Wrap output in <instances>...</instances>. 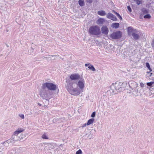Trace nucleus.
<instances>
[{
	"mask_svg": "<svg viewBox=\"0 0 154 154\" xmlns=\"http://www.w3.org/2000/svg\"><path fill=\"white\" fill-rule=\"evenodd\" d=\"M66 83L65 88L71 94L73 95H78L83 91L85 84L84 79L79 81L77 83V85L79 88L80 89L74 88L75 83L74 81L70 80L69 79H66Z\"/></svg>",
	"mask_w": 154,
	"mask_h": 154,
	"instance_id": "nucleus-1",
	"label": "nucleus"
},
{
	"mask_svg": "<svg viewBox=\"0 0 154 154\" xmlns=\"http://www.w3.org/2000/svg\"><path fill=\"white\" fill-rule=\"evenodd\" d=\"M123 83L119 82H116L112 83L110 86V89L112 92L114 93L115 91L117 92L122 91L124 88L122 86Z\"/></svg>",
	"mask_w": 154,
	"mask_h": 154,
	"instance_id": "nucleus-2",
	"label": "nucleus"
},
{
	"mask_svg": "<svg viewBox=\"0 0 154 154\" xmlns=\"http://www.w3.org/2000/svg\"><path fill=\"white\" fill-rule=\"evenodd\" d=\"M88 32L90 34L93 35H98L101 33L100 28L97 25L90 27Z\"/></svg>",
	"mask_w": 154,
	"mask_h": 154,
	"instance_id": "nucleus-3",
	"label": "nucleus"
},
{
	"mask_svg": "<svg viewBox=\"0 0 154 154\" xmlns=\"http://www.w3.org/2000/svg\"><path fill=\"white\" fill-rule=\"evenodd\" d=\"M42 86L43 88L47 89L48 91H54L56 90L57 88V86L55 84L51 82H46L44 83Z\"/></svg>",
	"mask_w": 154,
	"mask_h": 154,
	"instance_id": "nucleus-4",
	"label": "nucleus"
},
{
	"mask_svg": "<svg viewBox=\"0 0 154 154\" xmlns=\"http://www.w3.org/2000/svg\"><path fill=\"white\" fill-rule=\"evenodd\" d=\"M41 88L42 90L40 91L41 97L43 99H45L49 98V96L51 95L50 94V91L47 90L45 88H43L42 86Z\"/></svg>",
	"mask_w": 154,
	"mask_h": 154,
	"instance_id": "nucleus-5",
	"label": "nucleus"
},
{
	"mask_svg": "<svg viewBox=\"0 0 154 154\" xmlns=\"http://www.w3.org/2000/svg\"><path fill=\"white\" fill-rule=\"evenodd\" d=\"M122 33L120 31L113 32L110 35V38L113 39H119L122 37Z\"/></svg>",
	"mask_w": 154,
	"mask_h": 154,
	"instance_id": "nucleus-6",
	"label": "nucleus"
},
{
	"mask_svg": "<svg viewBox=\"0 0 154 154\" xmlns=\"http://www.w3.org/2000/svg\"><path fill=\"white\" fill-rule=\"evenodd\" d=\"M80 75L78 74H71L70 77V80L72 81L80 79Z\"/></svg>",
	"mask_w": 154,
	"mask_h": 154,
	"instance_id": "nucleus-7",
	"label": "nucleus"
},
{
	"mask_svg": "<svg viewBox=\"0 0 154 154\" xmlns=\"http://www.w3.org/2000/svg\"><path fill=\"white\" fill-rule=\"evenodd\" d=\"M127 31L129 34L133 32L136 33L138 32L137 29H134L132 26H129L127 28Z\"/></svg>",
	"mask_w": 154,
	"mask_h": 154,
	"instance_id": "nucleus-8",
	"label": "nucleus"
},
{
	"mask_svg": "<svg viewBox=\"0 0 154 154\" xmlns=\"http://www.w3.org/2000/svg\"><path fill=\"white\" fill-rule=\"evenodd\" d=\"M106 17L107 18L110 19L114 21H116L117 20L116 17L111 13H109L108 14Z\"/></svg>",
	"mask_w": 154,
	"mask_h": 154,
	"instance_id": "nucleus-9",
	"label": "nucleus"
},
{
	"mask_svg": "<svg viewBox=\"0 0 154 154\" xmlns=\"http://www.w3.org/2000/svg\"><path fill=\"white\" fill-rule=\"evenodd\" d=\"M10 140L11 143H14L16 141H19L20 139L17 135L13 134L12 136L11 139Z\"/></svg>",
	"mask_w": 154,
	"mask_h": 154,
	"instance_id": "nucleus-10",
	"label": "nucleus"
},
{
	"mask_svg": "<svg viewBox=\"0 0 154 154\" xmlns=\"http://www.w3.org/2000/svg\"><path fill=\"white\" fill-rule=\"evenodd\" d=\"M101 30L103 34L107 35L109 32V29L106 26H103L101 28Z\"/></svg>",
	"mask_w": 154,
	"mask_h": 154,
	"instance_id": "nucleus-11",
	"label": "nucleus"
},
{
	"mask_svg": "<svg viewBox=\"0 0 154 154\" xmlns=\"http://www.w3.org/2000/svg\"><path fill=\"white\" fill-rule=\"evenodd\" d=\"M106 21L105 19L103 18H100L97 21V23L98 24H103Z\"/></svg>",
	"mask_w": 154,
	"mask_h": 154,
	"instance_id": "nucleus-12",
	"label": "nucleus"
},
{
	"mask_svg": "<svg viewBox=\"0 0 154 154\" xmlns=\"http://www.w3.org/2000/svg\"><path fill=\"white\" fill-rule=\"evenodd\" d=\"M24 131V129L22 128H18L16 130L14 133V134L17 135L18 134Z\"/></svg>",
	"mask_w": 154,
	"mask_h": 154,
	"instance_id": "nucleus-13",
	"label": "nucleus"
},
{
	"mask_svg": "<svg viewBox=\"0 0 154 154\" xmlns=\"http://www.w3.org/2000/svg\"><path fill=\"white\" fill-rule=\"evenodd\" d=\"M131 35L135 40H138L139 38V35L137 33L133 32L132 33Z\"/></svg>",
	"mask_w": 154,
	"mask_h": 154,
	"instance_id": "nucleus-14",
	"label": "nucleus"
},
{
	"mask_svg": "<svg viewBox=\"0 0 154 154\" xmlns=\"http://www.w3.org/2000/svg\"><path fill=\"white\" fill-rule=\"evenodd\" d=\"M97 13L98 15L101 16H104L106 14L105 11L103 10L98 11Z\"/></svg>",
	"mask_w": 154,
	"mask_h": 154,
	"instance_id": "nucleus-15",
	"label": "nucleus"
},
{
	"mask_svg": "<svg viewBox=\"0 0 154 154\" xmlns=\"http://www.w3.org/2000/svg\"><path fill=\"white\" fill-rule=\"evenodd\" d=\"M119 26V23H112L111 26L115 29L118 28Z\"/></svg>",
	"mask_w": 154,
	"mask_h": 154,
	"instance_id": "nucleus-16",
	"label": "nucleus"
},
{
	"mask_svg": "<svg viewBox=\"0 0 154 154\" xmlns=\"http://www.w3.org/2000/svg\"><path fill=\"white\" fill-rule=\"evenodd\" d=\"M11 143V142L10 140L9 139L4 142L2 144L4 146H8L9 144Z\"/></svg>",
	"mask_w": 154,
	"mask_h": 154,
	"instance_id": "nucleus-17",
	"label": "nucleus"
},
{
	"mask_svg": "<svg viewBox=\"0 0 154 154\" xmlns=\"http://www.w3.org/2000/svg\"><path fill=\"white\" fill-rule=\"evenodd\" d=\"M94 118H91L89 119L87 123V125H89L92 124L94 122Z\"/></svg>",
	"mask_w": 154,
	"mask_h": 154,
	"instance_id": "nucleus-18",
	"label": "nucleus"
},
{
	"mask_svg": "<svg viewBox=\"0 0 154 154\" xmlns=\"http://www.w3.org/2000/svg\"><path fill=\"white\" fill-rule=\"evenodd\" d=\"M78 3L79 5L81 7L84 6L85 5V2L83 0H79Z\"/></svg>",
	"mask_w": 154,
	"mask_h": 154,
	"instance_id": "nucleus-19",
	"label": "nucleus"
},
{
	"mask_svg": "<svg viewBox=\"0 0 154 154\" xmlns=\"http://www.w3.org/2000/svg\"><path fill=\"white\" fill-rule=\"evenodd\" d=\"M112 12L116 15L118 17L119 19L120 20H122V16L119 14L116 11H115L114 10H113Z\"/></svg>",
	"mask_w": 154,
	"mask_h": 154,
	"instance_id": "nucleus-20",
	"label": "nucleus"
},
{
	"mask_svg": "<svg viewBox=\"0 0 154 154\" xmlns=\"http://www.w3.org/2000/svg\"><path fill=\"white\" fill-rule=\"evenodd\" d=\"M88 68L89 69L93 71H94L96 70V69L94 66L91 64L89 66H88Z\"/></svg>",
	"mask_w": 154,
	"mask_h": 154,
	"instance_id": "nucleus-21",
	"label": "nucleus"
},
{
	"mask_svg": "<svg viewBox=\"0 0 154 154\" xmlns=\"http://www.w3.org/2000/svg\"><path fill=\"white\" fill-rule=\"evenodd\" d=\"M151 15L149 14H147L146 15H144L143 16V17L145 19H149L151 18Z\"/></svg>",
	"mask_w": 154,
	"mask_h": 154,
	"instance_id": "nucleus-22",
	"label": "nucleus"
},
{
	"mask_svg": "<svg viewBox=\"0 0 154 154\" xmlns=\"http://www.w3.org/2000/svg\"><path fill=\"white\" fill-rule=\"evenodd\" d=\"M141 11L143 12V14H147L149 12L148 10L145 8H143L142 9Z\"/></svg>",
	"mask_w": 154,
	"mask_h": 154,
	"instance_id": "nucleus-23",
	"label": "nucleus"
},
{
	"mask_svg": "<svg viewBox=\"0 0 154 154\" xmlns=\"http://www.w3.org/2000/svg\"><path fill=\"white\" fill-rule=\"evenodd\" d=\"M146 67L150 71H152V69L150 67L149 64V63L147 62L146 63Z\"/></svg>",
	"mask_w": 154,
	"mask_h": 154,
	"instance_id": "nucleus-24",
	"label": "nucleus"
},
{
	"mask_svg": "<svg viewBox=\"0 0 154 154\" xmlns=\"http://www.w3.org/2000/svg\"><path fill=\"white\" fill-rule=\"evenodd\" d=\"M136 3L137 5H139L142 4V2L140 0H133Z\"/></svg>",
	"mask_w": 154,
	"mask_h": 154,
	"instance_id": "nucleus-25",
	"label": "nucleus"
},
{
	"mask_svg": "<svg viewBox=\"0 0 154 154\" xmlns=\"http://www.w3.org/2000/svg\"><path fill=\"white\" fill-rule=\"evenodd\" d=\"M42 139H48V136L45 134L42 135Z\"/></svg>",
	"mask_w": 154,
	"mask_h": 154,
	"instance_id": "nucleus-26",
	"label": "nucleus"
},
{
	"mask_svg": "<svg viewBox=\"0 0 154 154\" xmlns=\"http://www.w3.org/2000/svg\"><path fill=\"white\" fill-rule=\"evenodd\" d=\"M154 82H148L147 83V85L149 87L152 86V84L154 83Z\"/></svg>",
	"mask_w": 154,
	"mask_h": 154,
	"instance_id": "nucleus-27",
	"label": "nucleus"
},
{
	"mask_svg": "<svg viewBox=\"0 0 154 154\" xmlns=\"http://www.w3.org/2000/svg\"><path fill=\"white\" fill-rule=\"evenodd\" d=\"M82 151L81 149H79L76 152V154H82Z\"/></svg>",
	"mask_w": 154,
	"mask_h": 154,
	"instance_id": "nucleus-28",
	"label": "nucleus"
},
{
	"mask_svg": "<svg viewBox=\"0 0 154 154\" xmlns=\"http://www.w3.org/2000/svg\"><path fill=\"white\" fill-rule=\"evenodd\" d=\"M96 115V112H92V114L91 115V117L92 118H94L95 117Z\"/></svg>",
	"mask_w": 154,
	"mask_h": 154,
	"instance_id": "nucleus-29",
	"label": "nucleus"
},
{
	"mask_svg": "<svg viewBox=\"0 0 154 154\" xmlns=\"http://www.w3.org/2000/svg\"><path fill=\"white\" fill-rule=\"evenodd\" d=\"M153 3H149L147 4L146 5V7H147L148 8H149L151 7V4H152Z\"/></svg>",
	"mask_w": 154,
	"mask_h": 154,
	"instance_id": "nucleus-30",
	"label": "nucleus"
},
{
	"mask_svg": "<svg viewBox=\"0 0 154 154\" xmlns=\"http://www.w3.org/2000/svg\"><path fill=\"white\" fill-rule=\"evenodd\" d=\"M91 133H94V136H95V132H96V130L95 129H92L91 130Z\"/></svg>",
	"mask_w": 154,
	"mask_h": 154,
	"instance_id": "nucleus-31",
	"label": "nucleus"
},
{
	"mask_svg": "<svg viewBox=\"0 0 154 154\" xmlns=\"http://www.w3.org/2000/svg\"><path fill=\"white\" fill-rule=\"evenodd\" d=\"M127 8L128 10L130 12H131L132 10H131V8L130 7V6H128Z\"/></svg>",
	"mask_w": 154,
	"mask_h": 154,
	"instance_id": "nucleus-32",
	"label": "nucleus"
},
{
	"mask_svg": "<svg viewBox=\"0 0 154 154\" xmlns=\"http://www.w3.org/2000/svg\"><path fill=\"white\" fill-rule=\"evenodd\" d=\"M19 116L22 119H24V116L23 114H20L19 115Z\"/></svg>",
	"mask_w": 154,
	"mask_h": 154,
	"instance_id": "nucleus-33",
	"label": "nucleus"
},
{
	"mask_svg": "<svg viewBox=\"0 0 154 154\" xmlns=\"http://www.w3.org/2000/svg\"><path fill=\"white\" fill-rule=\"evenodd\" d=\"M151 45L154 48V39L152 41V42L151 43Z\"/></svg>",
	"mask_w": 154,
	"mask_h": 154,
	"instance_id": "nucleus-34",
	"label": "nucleus"
},
{
	"mask_svg": "<svg viewBox=\"0 0 154 154\" xmlns=\"http://www.w3.org/2000/svg\"><path fill=\"white\" fill-rule=\"evenodd\" d=\"M86 125H87V123L83 124L82 126V127L83 128L85 127L86 126Z\"/></svg>",
	"mask_w": 154,
	"mask_h": 154,
	"instance_id": "nucleus-35",
	"label": "nucleus"
},
{
	"mask_svg": "<svg viewBox=\"0 0 154 154\" xmlns=\"http://www.w3.org/2000/svg\"><path fill=\"white\" fill-rule=\"evenodd\" d=\"M90 65H91V64L90 63H85V66L86 67V66H88V65L89 66Z\"/></svg>",
	"mask_w": 154,
	"mask_h": 154,
	"instance_id": "nucleus-36",
	"label": "nucleus"
},
{
	"mask_svg": "<svg viewBox=\"0 0 154 154\" xmlns=\"http://www.w3.org/2000/svg\"><path fill=\"white\" fill-rule=\"evenodd\" d=\"M140 85L142 87H143L144 85V84L142 83H140Z\"/></svg>",
	"mask_w": 154,
	"mask_h": 154,
	"instance_id": "nucleus-37",
	"label": "nucleus"
},
{
	"mask_svg": "<svg viewBox=\"0 0 154 154\" xmlns=\"http://www.w3.org/2000/svg\"><path fill=\"white\" fill-rule=\"evenodd\" d=\"M152 73H150V75H149V77L151 76L152 75Z\"/></svg>",
	"mask_w": 154,
	"mask_h": 154,
	"instance_id": "nucleus-38",
	"label": "nucleus"
},
{
	"mask_svg": "<svg viewBox=\"0 0 154 154\" xmlns=\"http://www.w3.org/2000/svg\"><path fill=\"white\" fill-rule=\"evenodd\" d=\"M151 72V71H149V72H146V73H147L148 74H150V72Z\"/></svg>",
	"mask_w": 154,
	"mask_h": 154,
	"instance_id": "nucleus-39",
	"label": "nucleus"
},
{
	"mask_svg": "<svg viewBox=\"0 0 154 154\" xmlns=\"http://www.w3.org/2000/svg\"><path fill=\"white\" fill-rule=\"evenodd\" d=\"M12 153V152H11V151H10V152H9L8 153H9H9Z\"/></svg>",
	"mask_w": 154,
	"mask_h": 154,
	"instance_id": "nucleus-40",
	"label": "nucleus"
},
{
	"mask_svg": "<svg viewBox=\"0 0 154 154\" xmlns=\"http://www.w3.org/2000/svg\"><path fill=\"white\" fill-rule=\"evenodd\" d=\"M38 104L39 105H40V106H41V104H40V103H38Z\"/></svg>",
	"mask_w": 154,
	"mask_h": 154,
	"instance_id": "nucleus-41",
	"label": "nucleus"
}]
</instances>
